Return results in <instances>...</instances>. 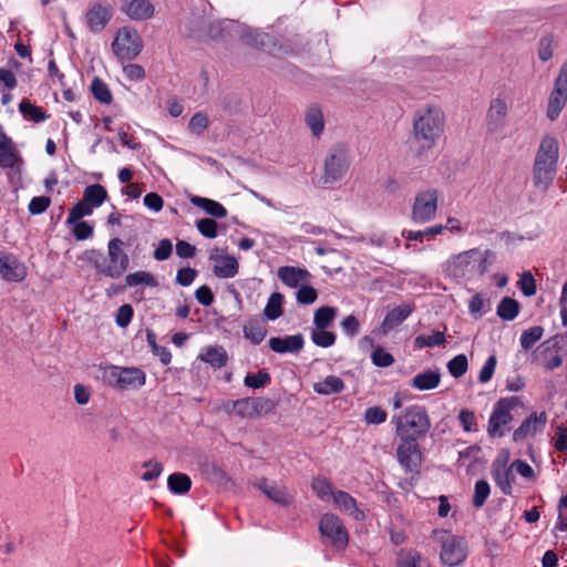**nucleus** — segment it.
I'll use <instances>...</instances> for the list:
<instances>
[{
    "instance_id": "obj_1",
    "label": "nucleus",
    "mask_w": 567,
    "mask_h": 567,
    "mask_svg": "<svg viewBox=\"0 0 567 567\" xmlns=\"http://www.w3.org/2000/svg\"><path fill=\"white\" fill-rule=\"evenodd\" d=\"M559 145L555 137L546 135L542 138L533 165V184L546 193L557 174Z\"/></svg>"
},
{
    "instance_id": "obj_2",
    "label": "nucleus",
    "mask_w": 567,
    "mask_h": 567,
    "mask_svg": "<svg viewBox=\"0 0 567 567\" xmlns=\"http://www.w3.org/2000/svg\"><path fill=\"white\" fill-rule=\"evenodd\" d=\"M400 440H413L424 436L431 429V420L424 406L412 404L394 413L391 417Z\"/></svg>"
},
{
    "instance_id": "obj_3",
    "label": "nucleus",
    "mask_w": 567,
    "mask_h": 567,
    "mask_svg": "<svg viewBox=\"0 0 567 567\" xmlns=\"http://www.w3.org/2000/svg\"><path fill=\"white\" fill-rule=\"evenodd\" d=\"M445 116L441 107L425 105L413 116V136L424 147H432L444 130Z\"/></svg>"
},
{
    "instance_id": "obj_4",
    "label": "nucleus",
    "mask_w": 567,
    "mask_h": 567,
    "mask_svg": "<svg viewBox=\"0 0 567 567\" xmlns=\"http://www.w3.org/2000/svg\"><path fill=\"white\" fill-rule=\"evenodd\" d=\"M124 243L120 238H112L107 245V257L102 252L92 250L89 261L103 276L120 278L128 268L130 259L123 250Z\"/></svg>"
},
{
    "instance_id": "obj_5",
    "label": "nucleus",
    "mask_w": 567,
    "mask_h": 567,
    "mask_svg": "<svg viewBox=\"0 0 567 567\" xmlns=\"http://www.w3.org/2000/svg\"><path fill=\"white\" fill-rule=\"evenodd\" d=\"M567 358V332L558 333L543 341L532 353V363L553 371L563 365Z\"/></svg>"
},
{
    "instance_id": "obj_6",
    "label": "nucleus",
    "mask_w": 567,
    "mask_h": 567,
    "mask_svg": "<svg viewBox=\"0 0 567 567\" xmlns=\"http://www.w3.org/2000/svg\"><path fill=\"white\" fill-rule=\"evenodd\" d=\"M431 537L441 547L440 558L444 565L455 567L466 559L468 545L464 537L454 535L446 529H434Z\"/></svg>"
},
{
    "instance_id": "obj_7",
    "label": "nucleus",
    "mask_w": 567,
    "mask_h": 567,
    "mask_svg": "<svg viewBox=\"0 0 567 567\" xmlns=\"http://www.w3.org/2000/svg\"><path fill=\"white\" fill-rule=\"evenodd\" d=\"M350 163V151L346 145L337 144L331 147L324 159L322 184L330 185L341 181L348 173Z\"/></svg>"
},
{
    "instance_id": "obj_8",
    "label": "nucleus",
    "mask_w": 567,
    "mask_h": 567,
    "mask_svg": "<svg viewBox=\"0 0 567 567\" xmlns=\"http://www.w3.org/2000/svg\"><path fill=\"white\" fill-rule=\"evenodd\" d=\"M104 381L120 390L138 389L145 384L146 375L138 368L110 365L103 374Z\"/></svg>"
},
{
    "instance_id": "obj_9",
    "label": "nucleus",
    "mask_w": 567,
    "mask_h": 567,
    "mask_svg": "<svg viewBox=\"0 0 567 567\" xmlns=\"http://www.w3.org/2000/svg\"><path fill=\"white\" fill-rule=\"evenodd\" d=\"M522 405L518 396L503 398L498 400L493 409L492 415L488 421L487 432L491 436H503L505 431L504 426L508 425L512 420V410Z\"/></svg>"
},
{
    "instance_id": "obj_10",
    "label": "nucleus",
    "mask_w": 567,
    "mask_h": 567,
    "mask_svg": "<svg viewBox=\"0 0 567 567\" xmlns=\"http://www.w3.org/2000/svg\"><path fill=\"white\" fill-rule=\"evenodd\" d=\"M143 49V41L135 29L123 27L118 29L112 43L114 54L121 60L135 59Z\"/></svg>"
},
{
    "instance_id": "obj_11",
    "label": "nucleus",
    "mask_w": 567,
    "mask_h": 567,
    "mask_svg": "<svg viewBox=\"0 0 567 567\" xmlns=\"http://www.w3.org/2000/svg\"><path fill=\"white\" fill-rule=\"evenodd\" d=\"M567 103V60L561 64L555 79L554 87L549 93L546 116L556 121Z\"/></svg>"
},
{
    "instance_id": "obj_12",
    "label": "nucleus",
    "mask_w": 567,
    "mask_h": 567,
    "mask_svg": "<svg viewBox=\"0 0 567 567\" xmlns=\"http://www.w3.org/2000/svg\"><path fill=\"white\" fill-rule=\"evenodd\" d=\"M319 532L322 542L341 549L348 545L349 537L342 520L334 514L327 513L319 520Z\"/></svg>"
},
{
    "instance_id": "obj_13",
    "label": "nucleus",
    "mask_w": 567,
    "mask_h": 567,
    "mask_svg": "<svg viewBox=\"0 0 567 567\" xmlns=\"http://www.w3.org/2000/svg\"><path fill=\"white\" fill-rule=\"evenodd\" d=\"M439 193L434 188L416 194L412 206V218L415 223H427L434 219L437 210Z\"/></svg>"
},
{
    "instance_id": "obj_14",
    "label": "nucleus",
    "mask_w": 567,
    "mask_h": 567,
    "mask_svg": "<svg viewBox=\"0 0 567 567\" xmlns=\"http://www.w3.org/2000/svg\"><path fill=\"white\" fill-rule=\"evenodd\" d=\"M398 461L406 473L420 472L422 454L417 442L413 440H400L396 449Z\"/></svg>"
},
{
    "instance_id": "obj_15",
    "label": "nucleus",
    "mask_w": 567,
    "mask_h": 567,
    "mask_svg": "<svg viewBox=\"0 0 567 567\" xmlns=\"http://www.w3.org/2000/svg\"><path fill=\"white\" fill-rule=\"evenodd\" d=\"M237 416L254 419L268 414L275 408L274 401L267 398H243L237 400Z\"/></svg>"
},
{
    "instance_id": "obj_16",
    "label": "nucleus",
    "mask_w": 567,
    "mask_h": 567,
    "mask_svg": "<svg viewBox=\"0 0 567 567\" xmlns=\"http://www.w3.org/2000/svg\"><path fill=\"white\" fill-rule=\"evenodd\" d=\"M25 277V265L13 254L0 250V278L7 282H21Z\"/></svg>"
},
{
    "instance_id": "obj_17",
    "label": "nucleus",
    "mask_w": 567,
    "mask_h": 567,
    "mask_svg": "<svg viewBox=\"0 0 567 567\" xmlns=\"http://www.w3.org/2000/svg\"><path fill=\"white\" fill-rule=\"evenodd\" d=\"M269 348L279 354H298L305 346V338L301 333L285 337H271L268 340Z\"/></svg>"
},
{
    "instance_id": "obj_18",
    "label": "nucleus",
    "mask_w": 567,
    "mask_h": 567,
    "mask_svg": "<svg viewBox=\"0 0 567 567\" xmlns=\"http://www.w3.org/2000/svg\"><path fill=\"white\" fill-rule=\"evenodd\" d=\"M507 110L504 99L496 97L491 101L486 114V128L489 133H496L504 127Z\"/></svg>"
},
{
    "instance_id": "obj_19",
    "label": "nucleus",
    "mask_w": 567,
    "mask_h": 567,
    "mask_svg": "<svg viewBox=\"0 0 567 567\" xmlns=\"http://www.w3.org/2000/svg\"><path fill=\"white\" fill-rule=\"evenodd\" d=\"M112 18L109 7L99 2L94 3L86 12V23L92 32L102 31Z\"/></svg>"
},
{
    "instance_id": "obj_20",
    "label": "nucleus",
    "mask_w": 567,
    "mask_h": 567,
    "mask_svg": "<svg viewBox=\"0 0 567 567\" xmlns=\"http://www.w3.org/2000/svg\"><path fill=\"white\" fill-rule=\"evenodd\" d=\"M122 11L132 20L143 21L152 18L155 9L148 0H128L123 3Z\"/></svg>"
},
{
    "instance_id": "obj_21",
    "label": "nucleus",
    "mask_w": 567,
    "mask_h": 567,
    "mask_svg": "<svg viewBox=\"0 0 567 567\" xmlns=\"http://www.w3.org/2000/svg\"><path fill=\"white\" fill-rule=\"evenodd\" d=\"M257 486L269 499L277 504L287 506L292 502V496L285 486H277L266 478H261Z\"/></svg>"
},
{
    "instance_id": "obj_22",
    "label": "nucleus",
    "mask_w": 567,
    "mask_h": 567,
    "mask_svg": "<svg viewBox=\"0 0 567 567\" xmlns=\"http://www.w3.org/2000/svg\"><path fill=\"white\" fill-rule=\"evenodd\" d=\"M492 476L503 494H512V482L514 480V475L511 467H507L504 463L495 461L492 466Z\"/></svg>"
},
{
    "instance_id": "obj_23",
    "label": "nucleus",
    "mask_w": 567,
    "mask_h": 567,
    "mask_svg": "<svg viewBox=\"0 0 567 567\" xmlns=\"http://www.w3.org/2000/svg\"><path fill=\"white\" fill-rule=\"evenodd\" d=\"M278 278L288 287L296 288L301 282H307L310 274L306 269L284 266L278 269Z\"/></svg>"
},
{
    "instance_id": "obj_24",
    "label": "nucleus",
    "mask_w": 567,
    "mask_h": 567,
    "mask_svg": "<svg viewBox=\"0 0 567 567\" xmlns=\"http://www.w3.org/2000/svg\"><path fill=\"white\" fill-rule=\"evenodd\" d=\"M333 501L341 511L347 512L355 520L364 518L363 511L358 508L357 501L349 493L338 491L333 494Z\"/></svg>"
},
{
    "instance_id": "obj_25",
    "label": "nucleus",
    "mask_w": 567,
    "mask_h": 567,
    "mask_svg": "<svg viewBox=\"0 0 567 567\" xmlns=\"http://www.w3.org/2000/svg\"><path fill=\"white\" fill-rule=\"evenodd\" d=\"M441 382V374L437 371L426 370L415 374L410 385L419 391H429L439 386Z\"/></svg>"
},
{
    "instance_id": "obj_26",
    "label": "nucleus",
    "mask_w": 567,
    "mask_h": 567,
    "mask_svg": "<svg viewBox=\"0 0 567 567\" xmlns=\"http://www.w3.org/2000/svg\"><path fill=\"white\" fill-rule=\"evenodd\" d=\"M18 161L13 144L10 137L0 128V167L13 168Z\"/></svg>"
},
{
    "instance_id": "obj_27",
    "label": "nucleus",
    "mask_w": 567,
    "mask_h": 567,
    "mask_svg": "<svg viewBox=\"0 0 567 567\" xmlns=\"http://www.w3.org/2000/svg\"><path fill=\"white\" fill-rule=\"evenodd\" d=\"M413 311L410 305H400L393 308L382 321V329L388 332L400 326Z\"/></svg>"
},
{
    "instance_id": "obj_28",
    "label": "nucleus",
    "mask_w": 567,
    "mask_h": 567,
    "mask_svg": "<svg viewBox=\"0 0 567 567\" xmlns=\"http://www.w3.org/2000/svg\"><path fill=\"white\" fill-rule=\"evenodd\" d=\"M546 423V414L542 413L537 416L536 413H532L528 417H526L520 426L515 430L513 434L514 441H522L526 436L535 433L537 431V424L544 425Z\"/></svg>"
},
{
    "instance_id": "obj_29",
    "label": "nucleus",
    "mask_w": 567,
    "mask_h": 567,
    "mask_svg": "<svg viewBox=\"0 0 567 567\" xmlns=\"http://www.w3.org/2000/svg\"><path fill=\"white\" fill-rule=\"evenodd\" d=\"M198 359L214 368H223L228 361L226 350L220 346L207 347L199 353Z\"/></svg>"
},
{
    "instance_id": "obj_30",
    "label": "nucleus",
    "mask_w": 567,
    "mask_h": 567,
    "mask_svg": "<svg viewBox=\"0 0 567 567\" xmlns=\"http://www.w3.org/2000/svg\"><path fill=\"white\" fill-rule=\"evenodd\" d=\"M190 203L215 218H224L227 216V209L214 199L194 196L190 198Z\"/></svg>"
},
{
    "instance_id": "obj_31",
    "label": "nucleus",
    "mask_w": 567,
    "mask_h": 567,
    "mask_svg": "<svg viewBox=\"0 0 567 567\" xmlns=\"http://www.w3.org/2000/svg\"><path fill=\"white\" fill-rule=\"evenodd\" d=\"M344 382L336 375H328L322 381L313 384V391L321 395H330L342 392Z\"/></svg>"
},
{
    "instance_id": "obj_32",
    "label": "nucleus",
    "mask_w": 567,
    "mask_h": 567,
    "mask_svg": "<svg viewBox=\"0 0 567 567\" xmlns=\"http://www.w3.org/2000/svg\"><path fill=\"white\" fill-rule=\"evenodd\" d=\"M219 262L214 266V274L218 278H234L238 274V261L235 257L226 255L218 258Z\"/></svg>"
},
{
    "instance_id": "obj_33",
    "label": "nucleus",
    "mask_w": 567,
    "mask_h": 567,
    "mask_svg": "<svg viewBox=\"0 0 567 567\" xmlns=\"http://www.w3.org/2000/svg\"><path fill=\"white\" fill-rule=\"evenodd\" d=\"M305 121L309 128L311 130L313 136L318 137L321 135L324 128V120L322 111L320 110L319 106H310L306 112Z\"/></svg>"
},
{
    "instance_id": "obj_34",
    "label": "nucleus",
    "mask_w": 567,
    "mask_h": 567,
    "mask_svg": "<svg viewBox=\"0 0 567 567\" xmlns=\"http://www.w3.org/2000/svg\"><path fill=\"white\" fill-rule=\"evenodd\" d=\"M167 486L172 493L183 495L189 492L192 480L187 474L173 473L167 478Z\"/></svg>"
},
{
    "instance_id": "obj_35",
    "label": "nucleus",
    "mask_w": 567,
    "mask_h": 567,
    "mask_svg": "<svg viewBox=\"0 0 567 567\" xmlns=\"http://www.w3.org/2000/svg\"><path fill=\"white\" fill-rule=\"evenodd\" d=\"M107 198L106 189L100 185H90L84 189L83 199L92 207H100Z\"/></svg>"
},
{
    "instance_id": "obj_36",
    "label": "nucleus",
    "mask_w": 567,
    "mask_h": 567,
    "mask_svg": "<svg viewBox=\"0 0 567 567\" xmlns=\"http://www.w3.org/2000/svg\"><path fill=\"white\" fill-rule=\"evenodd\" d=\"M519 308L520 306L517 300L504 297L497 306L496 313L501 319L512 321L518 316Z\"/></svg>"
},
{
    "instance_id": "obj_37",
    "label": "nucleus",
    "mask_w": 567,
    "mask_h": 567,
    "mask_svg": "<svg viewBox=\"0 0 567 567\" xmlns=\"http://www.w3.org/2000/svg\"><path fill=\"white\" fill-rule=\"evenodd\" d=\"M337 316V310L330 306H322L315 311L313 324L316 329L322 330L330 327Z\"/></svg>"
},
{
    "instance_id": "obj_38",
    "label": "nucleus",
    "mask_w": 567,
    "mask_h": 567,
    "mask_svg": "<svg viewBox=\"0 0 567 567\" xmlns=\"http://www.w3.org/2000/svg\"><path fill=\"white\" fill-rule=\"evenodd\" d=\"M282 300L284 297L279 292H274L270 295L264 309V315L268 320L274 321L282 315Z\"/></svg>"
},
{
    "instance_id": "obj_39",
    "label": "nucleus",
    "mask_w": 567,
    "mask_h": 567,
    "mask_svg": "<svg viewBox=\"0 0 567 567\" xmlns=\"http://www.w3.org/2000/svg\"><path fill=\"white\" fill-rule=\"evenodd\" d=\"M544 334V328L540 326H534L527 330H524L520 334L519 342L524 350H529L534 344L542 339Z\"/></svg>"
},
{
    "instance_id": "obj_40",
    "label": "nucleus",
    "mask_w": 567,
    "mask_h": 567,
    "mask_svg": "<svg viewBox=\"0 0 567 567\" xmlns=\"http://www.w3.org/2000/svg\"><path fill=\"white\" fill-rule=\"evenodd\" d=\"M445 342V334L441 331H434L432 334H420L415 338L414 343L417 348H433Z\"/></svg>"
},
{
    "instance_id": "obj_41",
    "label": "nucleus",
    "mask_w": 567,
    "mask_h": 567,
    "mask_svg": "<svg viewBox=\"0 0 567 567\" xmlns=\"http://www.w3.org/2000/svg\"><path fill=\"white\" fill-rule=\"evenodd\" d=\"M91 91L93 96L104 104H110L112 102V93L101 79L95 78L91 83Z\"/></svg>"
},
{
    "instance_id": "obj_42",
    "label": "nucleus",
    "mask_w": 567,
    "mask_h": 567,
    "mask_svg": "<svg viewBox=\"0 0 567 567\" xmlns=\"http://www.w3.org/2000/svg\"><path fill=\"white\" fill-rule=\"evenodd\" d=\"M19 111L22 113L23 116L30 117V120L34 121L35 123L43 122L47 118V115L42 111V109L33 105L28 100H22L20 102Z\"/></svg>"
},
{
    "instance_id": "obj_43",
    "label": "nucleus",
    "mask_w": 567,
    "mask_h": 567,
    "mask_svg": "<svg viewBox=\"0 0 567 567\" xmlns=\"http://www.w3.org/2000/svg\"><path fill=\"white\" fill-rule=\"evenodd\" d=\"M267 330L259 323L249 322L244 326V336L254 344H259L266 338Z\"/></svg>"
},
{
    "instance_id": "obj_44",
    "label": "nucleus",
    "mask_w": 567,
    "mask_h": 567,
    "mask_svg": "<svg viewBox=\"0 0 567 567\" xmlns=\"http://www.w3.org/2000/svg\"><path fill=\"white\" fill-rule=\"evenodd\" d=\"M125 284L128 287H134L137 285H146L154 287L156 286V280L150 272L140 270L133 274H128L125 277Z\"/></svg>"
},
{
    "instance_id": "obj_45",
    "label": "nucleus",
    "mask_w": 567,
    "mask_h": 567,
    "mask_svg": "<svg viewBox=\"0 0 567 567\" xmlns=\"http://www.w3.org/2000/svg\"><path fill=\"white\" fill-rule=\"evenodd\" d=\"M147 342L152 348L154 355L158 357L163 364H168L172 360V354L165 347H159L156 343V334L152 330L146 331Z\"/></svg>"
},
{
    "instance_id": "obj_46",
    "label": "nucleus",
    "mask_w": 567,
    "mask_h": 567,
    "mask_svg": "<svg viewBox=\"0 0 567 567\" xmlns=\"http://www.w3.org/2000/svg\"><path fill=\"white\" fill-rule=\"evenodd\" d=\"M468 368V361L465 354H457L447 362L450 374L456 379L464 375Z\"/></svg>"
},
{
    "instance_id": "obj_47",
    "label": "nucleus",
    "mask_w": 567,
    "mask_h": 567,
    "mask_svg": "<svg viewBox=\"0 0 567 567\" xmlns=\"http://www.w3.org/2000/svg\"><path fill=\"white\" fill-rule=\"evenodd\" d=\"M489 493L491 488L488 482L485 480L477 481L475 483L474 495L472 499L473 506L481 508L485 504Z\"/></svg>"
},
{
    "instance_id": "obj_48",
    "label": "nucleus",
    "mask_w": 567,
    "mask_h": 567,
    "mask_svg": "<svg viewBox=\"0 0 567 567\" xmlns=\"http://www.w3.org/2000/svg\"><path fill=\"white\" fill-rule=\"evenodd\" d=\"M270 382V374L266 370L257 373H248L245 377L244 384L251 389H260Z\"/></svg>"
},
{
    "instance_id": "obj_49",
    "label": "nucleus",
    "mask_w": 567,
    "mask_h": 567,
    "mask_svg": "<svg viewBox=\"0 0 567 567\" xmlns=\"http://www.w3.org/2000/svg\"><path fill=\"white\" fill-rule=\"evenodd\" d=\"M92 212L93 208L84 199H82L71 208L66 224H75V221L80 220L84 216H90Z\"/></svg>"
},
{
    "instance_id": "obj_50",
    "label": "nucleus",
    "mask_w": 567,
    "mask_h": 567,
    "mask_svg": "<svg viewBox=\"0 0 567 567\" xmlns=\"http://www.w3.org/2000/svg\"><path fill=\"white\" fill-rule=\"evenodd\" d=\"M209 125L208 115L204 112L195 113L188 123V131L193 134L200 135Z\"/></svg>"
},
{
    "instance_id": "obj_51",
    "label": "nucleus",
    "mask_w": 567,
    "mask_h": 567,
    "mask_svg": "<svg viewBox=\"0 0 567 567\" xmlns=\"http://www.w3.org/2000/svg\"><path fill=\"white\" fill-rule=\"evenodd\" d=\"M312 342L321 348H329L336 342V334L333 332L327 331L326 329L312 330L311 332Z\"/></svg>"
},
{
    "instance_id": "obj_52",
    "label": "nucleus",
    "mask_w": 567,
    "mask_h": 567,
    "mask_svg": "<svg viewBox=\"0 0 567 567\" xmlns=\"http://www.w3.org/2000/svg\"><path fill=\"white\" fill-rule=\"evenodd\" d=\"M371 360L374 365L380 368H388L393 364L394 358L391 353L386 352L382 347H377L372 354Z\"/></svg>"
},
{
    "instance_id": "obj_53",
    "label": "nucleus",
    "mask_w": 567,
    "mask_h": 567,
    "mask_svg": "<svg viewBox=\"0 0 567 567\" xmlns=\"http://www.w3.org/2000/svg\"><path fill=\"white\" fill-rule=\"evenodd\" d=\"M296 299L300 305H311L318 299V292L313 287L302 285L296 292Z\"/></svg>"
},
{
    "instance_id": "obj_54",
    "label": "nucleus",
    "mask_w": 567,
    "mask_h": 567,
    "mask_svg": "<svg viewBox=\"0 0 567 567\" xmlns=\"http://www.w3.org/2000/svg\"><path fill=\"white\" fill-rule=\"evenodd\" d=\"M196 227L200 235H203L206 238H215L218 235V225L212 218H203L197 220Z\"/></svg>"
},
{
    "instance_id": "obj_55",
    "label": "nucleus",
    "mask_w": 567,
    "mask_h": 567,
    "mask_svg": "<svg viewBox=\"0 0 567 567\" xmlns=\"http://www.w3.org/2000/svg\"><path fill=\"white\" fill-rule=\"evenodd\" d=\"M457 419L465 432H476L477 431L476 416L473 411H471L468 409H462L458 413Z\"/></svg>"
},
{
    "instance_id": "obj_56",
    "label": "nucleus",
    "mask_w": 567,
    "mask_h": 567,
    "mask_svg": "<svg viewBox=\"0 0 567 567\" xmlns=\"http://www.w3.org/2000/svg\"><path fill=\"white\" fill-rule=\"evenodd\" d=\"M312 489L321 499L332 496L336 492L332 491V485L324 478H315L312 482Z\"/></svg>"
},
{
    "instance_id": "obj_57",
    "label": "nucleus",
    "mask_w": 567,
    "mask_h": 567,
    "mask_svg": "<svg viewBox=\"0 0 567 567\" xmlns=\"http://www.w3.org/2000/svg\"><path fill=\"white\" fill-rule=\"evenodd\" d=\"M143 467H150L146 472H144L141 478L144 482H152L158 478L163 472V465L155 461H147L143 463Z\"/></svg>"
},
{
    "instance_id": "obj_58",
    "label": "nucleus",
    "mask_w": 567,
    "mask_h": 567,
    "mask_svg": "<svg viewBox=\"0 0 567 567\" xmlns=\"http://www.w3.org/2000/svg\"><path fill=\"white\" fill-rule=\"evenodd\" d=\"M522 292L526 297H532L536 293V280L530 272H524L518 281Z\"/></svg>"
},
{
    "instance_id": "obj_59",
    "label": "nucleus",
    "mask_w": 567,
    "mask_h": 567,
    "mask_svg": "<svg viewBox=\"0 0 567 567\" xmlns=\"http://www.w3.org/2000/svg\"><path fill=\"white\" fill-rule=\"evenodd\" d=\"M386 420V412L379 406L368 408L364 412V421L368 424H381Z\"/></svg>"
},
{
    "instance_id": "obj_60",
    "label": "nucleus",
    "mask_w": 567,
    "mask_h": 567,
    "mask_svg": "<svg viewBox=\"0 0 567 567\" xmlns=\"http://www.w3.org/2000/svg\"><path fill=\"white\" fill-rule=\"evenodd\" d=\"M51 199L47 196H37L33 197L28 206L30 214L40 215L44 213L50 206Z\"/></svg>"
},
{
    "instance_id": "obj_61",
    "label": "nucleus",
    "mask_w": 567,
    "mask_h": 567,
    "mask_svg": "<svg viewBox=\"0 0 567 567\" xmlns=\"http://www.w3.org/2000/svg\"><path fill=\"white\" fill-rule=\"evenodd\" d=\"M496 363H497V361H496L495 355H489L487 358V360L485 361V363L482 367L480 374H478V381L481 383H486L493 378V374H494L495 368H496Z\"/></svg>"
},
{
    "instance_id": "obj_62",
    "label": "nucleus",
    "mask_w": 567,
    "mask_h": 567,
    "mask_svg": "<svg viewBox=\"0 0 567 567\" xmlns=\"http://www.w3.org/2000/svg\"><path fill=\"white\" fill-rule=\"evenodd\" d=\"M133 313L134 312H133V308L131 305H128V303L122 305L116 311V317H115L116 324L121 328L127 327L133 318Z\"/></svg>"
},
{
    "instance_id": "obj_63",
    "label": "nucleus",
    "mask_w": 567,
    "mask_h": 567,
    "mask_svg": "<svg viewBox=\"0 0 567 567\" xmlns=\"http://www.w3.org/2000/svg\"><path fill=\"white\" fill-rule=\"evenodd\" d=\"M173 251V244L169 239H162L153 252L154 259L158 261L166 260L171 257Z\"/></svg>"
},
{
    "instance_id": "obj_64",
    "label": "nucleus",
    "mask_w": 567,
    "mask_h": 567,
    "mask_svg": "<svg viewBox=\"0 0 567 567\" xmlns=\"http://www.w3.org/2000/svg\"><path fill=\"white\" fill-rule=\"evenodd\" d=\"M72 225H73V229H72L73 235L78 240H85V239H89L90 237H92L93 227L89 223L78 220V221H75V224H72Z\"/></svg>"
}]
</instances>
